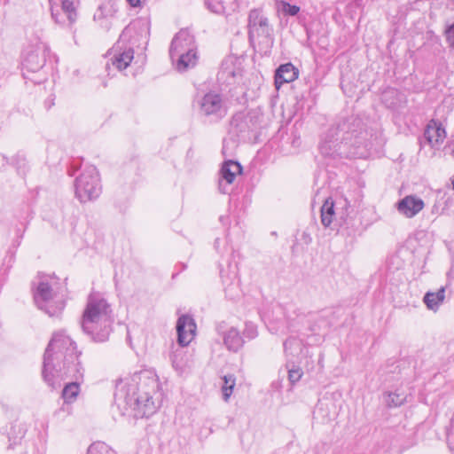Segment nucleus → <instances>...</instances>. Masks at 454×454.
<instances>
[{
    "mask_svg": "<svg viewBox=\"0 0 454 454\" xmlns=\"http://www.w3.org/2000/svg\"><path fill=\"white\" fill-rule=\"evenodd\" d=\"M75 342L63 331L53 333L43 356V377L52 389L61 386L67 379L75 381L67 383L62 390L65 403H74L79 393L77 380L82 379L84 369L80 361Z\"/></svg>",
    "mask_w": 454,
    "mask_h": 454,
    "instance_id": "1",
    "label": "nucleus"
},
{
    "mask_svg": "<svg viewBox=\"0 0 454 454\" xmlns=\"http://www.w3.org/2000/svg\"><path fill=\"white\" fill-rule=\"evenodd\" d=\"M157 389L158 381L155 376L141 372L117 385L115 400L119 404L123 403L143 416L149 417L159 407V403L154 400Z\"/></svg>",
    "mask_w": 454,
    "mask_h": 454,
    "instance_id": "2",
    "label": "nucleus"
},
{
    "mask_svg": "<svg viewBox=\"0 0 454 454\" xmlns=\"http://www.w3.org/2000/svg\"><path fill=\"white\" fill-rule=\"evenodd\" d=\"M112 309L108 302L97 294H90L82 314V328L94 341L108 340L112 331Z\"/></svg>",
    "mask_w": 454,
    "mask_h": 454,
    "instance_id": "3",
    "label": "nucleus"
},
{
    "mask_svg": "<svg viewBox=\"0 0 454 454\" xmlns=\"http://www.w3.org/2000/svg\"><path fill=\"white\" fill-rule=\"evenodd\" d=\"M169 56L179 72L194 67L199 57L198 46L193 35L187 29H181L176 33L170 43Z\"/></svg>",
    "mask_w": 454,
    "mask_h": 454,
    "instance_id": "4",
    "label": "nucleus"
},
{
    "mask_svg": "<svg viewBox=\"0 0 454 454\" xmlns=\"http://www.w3.org/2000/svg\"><path fill=\"white\" fill-rule=\"evenodd\" d=\"M34 300L39 309L44 311L50 317H58L65 307V301L52 287V283L47 277H41L36 290L34 293Z\"/></svg>",
    "mask_w": 454,
    "mask_h": 454,
    "instance_id": "5",
    "label": "nucleus"
},
{
    "mask_svg": "<svg viewBox=\"0 0 454 454\" xmlns=\"http://www.w3.org/2000/svg\"><path fill=\"white\" fill-rule=\"evenodd\" d=\"M75 195L81 202L97 199L101 192L99 176L94 166L86 167L75 180Z\"/></svg>",
    "mask_w": 454,
    "mask_h": 454,
    "instance_id": "6",
    "label": "nucleus"
},
{
    "mask_svg": "<svg viewBox=\"0 0 454 454\" xmlns=\"http://www.w3.org/2000/svg\"><path fill=\"white\" fill-rule=\"evenodd\" d=\"M138 25L139 23L128 25L121 32L117 43L108 51L112 66L119 71L126 69L134 59V49L132 46L124 44V41L128 40V35L131 32L138 28ZM129 40L130 39L129 38Z\"/></svg>",
    "mask_w": 454,
    "mask_h": 454,
    "instance_id": "7",
    "label": "nucleus"
},
{
    "mask_svg": "<svg viewBox=\"0 0 454 454\" xmlns=\"http://www.w3.org/2000/svg\"><path fill=\"white\" fill-rule=\"evenodd\" d=\"M248 35L252 43L257 42L266 44L271 43V27L269 25L268 18L265 17L262 11L252 10L248 17Z\"/></svg>",
    "mask_w": 454,
    "mask_h": 454,
    "instance_id": "8",
    "label": "nucleus"
},
{
    "mask_svg": "<svg viewBox=\"0 0 454 454\" xmlns=\"http://www.w3.org/2000/svg\"><path fill=\"white\" fill-rule=\"evenodd\" d=\"M48 54V46L43 43H37L34 49L27 52L23 62L24 68L27 72L39 71L45 65Z\"/></svg>",
    "mask_w": 454,
    "mask_h": 454,
    "instance_id": "9",
    "label": "nucleus"
},
{
    "mask_svg": "<svg viewBox=\"0 0 454 454\" xmlns=\"http://www.w3.org/2000/svg\"><path fill=\"white\" fill-rule=\"evenodd\" d=\"M200 111L204 115L221 118L226 114V106L220 94L209 92L200 100Z\"/></svg>",
    "mask_w": 454,
    "mask_h": 454,
    "instance_id": "10",
    "label": "nucleus"
},
{
    "mask_svg": "<svg viewBox=\"0 0 454 454\" xmlns=\"http://www.w3.org/2000/svg\"><path fill=\"white\" fill-rule=\"evenodd\" d=\"M196 324L189 315H182L176 322L177 341L182 347L191 343L195 337Z\"/></svg>",
    "mask_w": 454,
    "mask_h": 454,
    "instance_id": "11",
    "label": "nucleus"
},
{
    "mask_svg": "<svg viewBox=\"0 0 454 454\" xmlns=\"http://www.w3.org/2000/svg\"><path fill=\"white\" fill-rule=\"evenodd\" d=\"M284 351L287 358L286 366L295 362H301L302 356H309V349L302 340L296 337H290L284 342Z\"/></svg>",
    "mask_w": 454,
    "mask_h": 454,
    "instance_id": "12",
    "label": "nucleus"
},
{
    "mask_svg": "<svg viewBox=\"0 0 454 454\" xmlns=\"http://www.w3.org/2000/svg\"><path fill=\"white\" fill-rule=\"evenodd\" d=\"M74 2H52L51 4V16L57 23L68 20L73 23L76 20V7Z\"/></svg>",
    "mask_w": 454,
    "mask_h": 454,
    "instance_id": "13",
    "label": "nucleus"
},
{
    "mask_svg": "<svg viewBox=\"0 0 454 454\" xmlns=\"http://www.w3.org/2000/svg\"><path fill=\"white\" fill-rule=\"evenodd\" d=\"M424 201L413 195L405 196L398 201L396 207L398 212L407 218H411L424 208Z\"/></svg>",
    "mask_w": 454,
    "mask_h": 454,
    "instance_id": "14",
    "label": "nucleus"
},
{
    "mask_svg": "<svg viewBox=\"0 0 454 454\" xmlns=\"http://www.w3.org/2000/svg\"><path fill=\"white\" fill-rule=\"evenodd\" d=\"M424 137L433 148H436L446 138L445 128L439 121L431 120L426 127Z\"/></svg>",
    "mask_w": 454,
    "mask_h": 454,
    "instance_id": "15",
    "label": "nucleus"
},
{
    "mask_svg": "<svg viewBox=\"0 0 454 454\" xmlns=\"http://www.w3.org/2000/svg\"><path fill=\"white\" fill-rule=\"evenodd\" d=\"M117 12L115 2H102L94 13V20L99 23L100 27L109 30L113 24V18Z\"/></svg>",
    "mask_w": 454,
    "mask_h": 454,
    "instance_id": "16",
    "label": "nucleus"
},
{
    "mask_svg": "<svg viewBox=\"0 0 454 454\" xmlns=\"http://www.w3.org/2000/svg\"><path fill=\"white\" fill-rule=\"evenodd\" d=\"M241 171L242 168L237 161L227 160L223 164L220 171L221 180L219 182V187L222 192H227L226 189L223 186V181H225L228 184H232L236 176L240 175Z\"/></svg>",
    "mask_w": 454,
    "mask_h": 454,
    "instance_id": "17",
    "label": "nucleus"
},
{
    "mask_svg": "<svg viewBox=\"0 0 454 454\" xmlns=\"http://www.w3.org/2000/svg\"><path fill=\"white\" fill-rule=\"evenodd\" d=\"M298 77V71L291 63L281 65L275 74V85L278 90L284 83L294 82Z\"/></svg>",
    "mask_w": 454,
    "mask_h": 454,
    "instance_id": "18",
    "label": "nucleus"
},
{
    "mask_svg": "<svg viewBox=\"0 0 454 454\" xmlns=\"http://www.w3.org/2000/svg\"><path fill=\"white\" fill-rule=\"evenodd\" d=\"M135 23H139L138 28L136 29V31L131 32L128 35V39L130 40H125L124 44L128 46H132V49H134V46L137 45L142 39H145L148 34V22L145 20H136L132 22H130L129 25H132Z\"/></svg>",
    "mask_w": 454,
    "mask_h": 454,
    "instance_id": "19",
    "label": "nucleus"
},
{
    "mask_svg": "<svg viewBox=\"0 0 454 454\" xmlns=\"http://www.w3.org/2000/svg\"><path fill=\"white\" fill-rule=\"evenodd\" d=\"M223 343L230 351H238L244 344L238 329L231 327L223 334Z\"/></svg>",
    "mask_w": 454,
    "mask_h": 454,
    "instance_id": "20",
    "label": "nucleus"
},
{
    "mask_svg": "<svg viewBox=\"0 0 454 454\" xmlns=\"http://www.w3.org/2000/svg\"><path fill=\"white\" fill-rule=\"evenodd\" d=\"M351 125L352 127H348V136L345 137V140L351 141L354 137V145L359 147L362 140L366 137L367 132L361 127V121L359 119H353Z\"/></svg>",
    "mask_w": 454,
    "mask_h": 454,
    "instance_id": "21",
    "label": "nucleus"
},
{
    "mask_svg": "<svg viewBox=\"0 0 454 454\" xmlns=\"http://www.w3.org/2000/svg\"><path fill=\"white\" fill-rule=\"evenodd\" d=\"M445 298V288L441 287L437 292H427L424 296V302L427 309L433 311L438 310Z\"/></svg>",
    "mask_w": 454,
    "mask_h": 454,
    "instance_id": "22",
    "label": "nucleus"
},
{
    "mask_svg": "<svg viewBox=\"0 0 454 454\" xmlns=\"http://www.w3.org/2000/svg\"><path fill=\"white\" fill-rule=\"evenodd\" d=\"M334 215V204L331 199L325 200L321 207V222L325 227L330 226Z\"/></svg>",
    "mask_w": 454,
    "mask_h": 454,
    "instance_id": "23",
    "label": "nucleus"
},
{
    "mask_svg": "<svg viewBox=\"0 0 454 454\" xmlns=\"http://www.w3.org/2000/svg\"><path fill=\"white\" fill-rule=\"evenodd\" d=\"M223 385L221 387L223 398L225 402H228L236 384V378L233 374L224 375L223 378Z\"/></svg>",
    "mask_w": 454,
    "mask_h": 454,
    "instance_id": "24",
    "label": "nucleus"
},
{
    "mask_svg": "<svg viewBox=\"0 0 454 454\" xmlns=\"http://www.w3.org/2000/svg\"><path fill=\"white\" fill-rule=\"evenodd\" d=\"M112 452L108 445L102 442H97L88 448L87 454H109Z\"/></svg>",
    "mask_w": 454,
    "mask_h": 454,
    "instance_id": "25",
    "label": "nucleus"
},
{
    "mask_svg": "<svg viewBox=\"0 0 454 454\" xmlns=\"http://www.w3.org/2000/svg\"><path fill=\"white\" fill-rule=\"evenodd\" d=\"M278 11L287 15L294 16L300 11V7L294 4H290L289 2H280L278 5Z\"/></svg>",
    "mask_w": 454,
    "mask_h": 454,
    "instance_id": "26",
    "label": "nucleus"
},
{
    "mask_svg": "<svg viewBox=\"0 0 454 454\" xmlns=\"http://www.w3.org/2000/svg\"><path fill=\"white\" fill-rule=\"evenodd\" d=\"M207 8L216 14H225V6L223 2H205Z\"/></svg>",
    "mask_w": 454,
    "mask_h": 454,
    "instance_id": "27",
    "label": "nucleus"
},
{
    "mask_svg": "<svg viewBox=\"0 0 454 454\" xmlns=\"http://www.w3.org/2000/svg\"><path fill=\"white\" fill-rule=\"evenodd\" d=\"M288 368V379L292 384L296 383L299 381L302 376V371L299 367H295L294 365L293 367Z\"/></svg>",
    "mask_w": 454,
    "mask_h": 454,
    "instance_id": "28",
    "label": "nucleus"
},
{
    "mask_svg": "<svg viewBox=\"0 0 454 454\" xmlns=\"http://www.w3.org/2000/svg\"><path fill=\"white\" fill-rule=\"evenodd\" d=\"M243 334L246 338L252 340L257 336V327L251 322L246 323Z\"/></svg>",
    "mask_w": 454,
    "mask_h": 454,
    "instance_id": "29",
    "label": "nucleus"
},
{
    "mask_svg": "<svg viewBox=\"0 0 454 454\" xmlns=\"http://www.w3.org/2000/svg\"><path fill=\"white\" fill-rule=\"evenodd\" d=\"M182 356V351H178L176 350L173 356H172V364H173V367L182 372L185 367V364L182 362V359H178V356Z\"/></svg>",
    "mask_w": 454,
    "mask_h": 454,
    "instance_id": "30",
    "label": "nucleus"
},
{
    "mask_svg": "<svg viewBox=\"0 0 454 454\" xmlns=\"http://www.w3.org/2000/svg\"><path fill=\"white\" fill-rule=\"evenodd\" d=\"M445 35L450 47L454 49V23L447 27Z\"/></svg>",
    "mask_w": 454,
    "mask_h": 454,
    "instance_id": "31",
    "label": "nucleus"
},
{
    "mask_svg": "<svg viewBox=\"0 0 454 454\" xmlns=\"http://www.w3.org/2000/svg\"><path fill=\"white\" fill-rule=\"evenodd\" d=\"M403 401H404V398L401 397L399 395L390 394L389 400L387 402H388L389 405L392 404L394 406H400L401 404H403Z\"/></svg>",
    "mask_w": 454,
    "mask_h": 454,
    "instance_id": "32",
    "label": "nucleus"
},
{
    "mask_svg": "<svg viewBox=\"0 0 454 454\" xmlns=\"http://www.w3.org/2000/svg\"><path fill=\"white\" fill-rule=\"evenodd\" d=\"M447 441L450 447H451V445H454V415L451 419L450 428V431L447 435Z\"/></svg>",
    "mask_w": 454,
    "mask_h": 454,
    "instance_id": "33",
    "label": "nucleus"
},
{
    "mask_svg": "<svg viewBox=\"0 0 454 454\" xmlns=\"http://www.w3.org/2000/svg\"><path fill=\"white\" fill-rule=\"evenodd\" d=\"M243 121L240 117H234L231 121V126L236 128L237 129H239L240 132L245 131L243 129Z\"/></svg>",
    "mask_w": 454,
    "mask_h": 454,
    "instance_id": "34",
    "label": "nucleus"
},
{
    "mask_svg": "<svg viewBox=\"0 0 454 454\" xmlns=\"http://www.w3.org/2000/svg\"><path fill=\"white\" fill-rule=\"evenodd\" d=\"M222 73L226 74L227 75H231L232 77L235 75L234 71L232 69H229V67H227V62L223 64Z\"/></svg>",
    "mask_w": 454,
    "mask_h": 454,
    "instance_id": "35",
    "label": "nucleus"
},
{
    "mask_svg": "<svg viewBox=\"0 0 454 454\" xmlns=\"http://www.w3.org/2000/svg\"><path fill=\"white\" fill-rule=\"evenodd\" d=\"M128 3H129V7L137 8V7H141V4L143 2H128Z\"/></svg>",
    "mask_w": 454,
    "mask_h": 454,
    "instance_id": "36",
    "label": "nucleus"
},
{
    "mask_svg": "<svg viewBox=\"0 0 454 454\" xmlns=\"http://www.w3.org/2000/svg\"><path fill=\"white\" fill-rule=\"evenodd\" d=\"M450 150V155L452 157H454V140L451 141L449 145H448Z\"/></svg>",
    "mask_w": 454,
    "mask_h": 454,
    "instance_id": "37",
    "label": "nucleus"
},
{
    "mask_svg": "<svg viewBox=\"0 0 454 454\" xmlns=\"http://www.w3.org/2000/svg\"><path fill=\"white\" fill-rule=\"evenodd\" d=\"M346 123L342 124V129H345Z\"/></svg>",
    "mask_w": 454,
    "mask_h": 454,
    "instance_id": "38",
    "label": "nucleus"
}]
</instances>
